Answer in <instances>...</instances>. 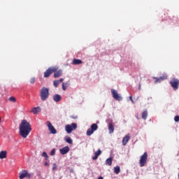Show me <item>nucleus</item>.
I'll use <instances>...</instances> for the list:
<instances>
[{
  "label": "nucleus",
  "instance_id": "1",
  "mask_svg": "<svg viewBox=\"0 0 179 179\" xmlns=\"http://www.w3.org/2000/svg\"><path fill=\"white\" fill-rule=\"evenodd\" d=\"M31 132V125L26 120H23L20 124V134L22 138H27Z\"/></svg>",
  "mask_w": 179,
  "mask_h": 179
},
{
  "label": "nucleus",
  "instance_id": "2",
  "mask_svg": "<svg viewBox=\"0 0 179 179\" xmlns=\"http://www.w3.org/2000/svg\"><path fill=\"white\" fill-rule=\"evenodd\" d=\"M50 96V89L43 87L41 90V99L42 101H45L47 99H48V96Z\"/></svg>",
  "mask_w": 179,
  "mask_h": 179
},
{
  "label": "nucleus",
  "instance_id": "3",
  "mask_svg": "<svg viewBox=\"0 0 179 179\" xmlns=\"http://www.w3.org/2000/svg\"><path fill=\"white\" fill-rule=\"evenodd\" d=\"M76 128H78V124L76 123H71L65 126V131L67 134H71L72 131H75Z\"/></svg>",
  "mask_w": 179,
  "mask_h": 179
},
{
  "label": "nucleus",
  "instance_id": "4",
  "mask_svg": "<svg viewBox=\"0 0 179 179\" xmlns=\"http://www.w3.org/2000/svg\"><path fill=\"white\" fill-rule=\"evenodd\" d=\"M58 71V66H55V67H50L48 69L45 73H44V78H48L51 75V73L54 72H57Z\"/></svg>",
  "mask_w": 179,
  "mask_h": 179
},
{
  "label": "nucleus",
  "instance_id": "5",
  "mask_svg": "<svg viewBox=\"0 0 179 179\" xmlns=\"http://www.w3.org/2000/svg\"><path fill=\"white\" fill-rule=\"evenodd\" d=\"M148 162V152H144L143 155L140 157V166L144 167V166Z\"/></svg>",
  "mask_w": 179,
  "mask_h": 179
},
{
  "label": "nucleus",
  "instance_id": "6",
  "mask_svg": "<svg viewBox=\"0 0 179 179\" xmlns=\"http://www.w3.org/2000/svg\"><path fill=\"white\" fill-rule=\"evenodd\" d=\"M19 174L20 179L30 178L31 177V173H29L26 169L21 171Z\"/></svg>",
  "mask_w": 179,
  "mask_h": 179
},
{
  "label": "nucleus",
  "instance_id": "7",
  "mask_svg": "<svg viewBox=\"0 0 179 179\" xmlns=\"http://www.w3.org/2000/svg\"><path fill=\"white\" fill-rule=\"evenodd\" d=\"M111 93L115 100H117V101H122V96H121V94H118L117 90H111Z\"/></svg>",
  "mask_w": 179,
  "mask_h": 179
},
{
  "label": "nucleus",
  "instance_id": "8",
  "mask_svg": "<svg viewBox=\"0 0 179 179\" xmlns=\"http://www.w3.org/2000/svg\"><path fill=\"white\" fill-rule=\"evenodd\" d=\"M97 124H93L91 125V127L87 129V136H91V135H93L94 133V131H97Z\"/></svg>",
  "mask_w": 179,
  "mask_h": 179
},
{
  "label": "nucleus",
  "instance_id": "9",
  "mask_svg": "<svg viewBox=\"0 0 179 179\" xmlns=\"http://www.w3.org/2000/svg\"><path fill=\"white\" fill-rule=\"evenodd\" d=\"M171 86L173 87V90H177L179 86L178 79L173 78L170 80Z\"/></svg>",
  "mask_w": 179,
  "mask_h": 179
},
{
  "label": "nucleus",
  "instance_id": "10",
  "mask_svg": "<svg viewBox=\"0 0 179 179\" xmlns=\"http://www.w3.org/2000/svg\"><path fill=\"white\" fill-rule=\"evenodd\" d=\"M46 125L50 134H52L53 135H55V134H57V129H55V127L52 126V124H51V122L50 121L46 122Z\"/></svg>",
  "mask_w": 179,
  "mask_h": 179
},
{
  "label": "nucleus",
  "instance_id": "11",
  "mask_svg": "<svg viewBox=\"0 0 179 179\" xmlns=\"http://www.w3.org/2000/svg\"><path fill=\"white\" fill-rule=\"evenodd\" d=\"M153 79H155V83H160L162 82V80H164L166 79H167V75L164 74L163 76H162L159 78H156V77H153Z\"/></svg>",
  "mask_w": 179,
  "mask_h": 179
},
{
  "label": "nucleus",
  "instance_id": "12",
  "mask_svg": "<svg viewBox=\"0 0 179 179\" xmlns=\"http://www.w3.org/2000/svg\"><path fill=\"white\" fill-rule=\"evenodd\" d=\"M69 147L68 146H65L61 149H59V152H60V154L61 155H66V153H69Z\"/></svg>",
  "mask_w": 179,
  "mask_h": 179
},
{
  "label": "nucleus",
  "instance_id": "13",
  "mask_svg": "<svg viewBox=\"0 0 179 179\" xmlns=\"http://www.w3.org/2000/svg\"><path fill=\"white\" fill-rule=\"evenodd\" d=\"M40 111H41V108H40V106H37V107L33 108L31 110L30 113H32V114L37 115L38 114V113H40Z\"/></svg>",
  "mask_w": 179,
  "mask_h": 179
},
{
  "label": "nucleus",
  "instance_id": "14",
  "mask_svg": "<svg viewBox=\"0 0 179 179\" xmlns=\"http://www.w3.org/2000/svg\"><path fill=\"white\" fill-rule=\"evenodd\" d=\"M101 155V150L99 149L96 152H94V156L92 157V160H97L99 156Z\"/></svg>",
  "mask_w": 179,
  "mask_h": 179
},
{
  "label": "nucleus",
  "instance_id": "15",
  "mask_svg": "<svg viewBox=\"0 0 179 179\" xmlns=\"http://www.w3.org/2000/svg\"><path fill=\"white\" fill-rule=\"evenodd\" d=\"M8 156V152L6 150H3L0 152V159L2 160L3 159H6Z\"/></svg>",
  "mask_w": 179,
  "mask_h": 179
},
{
  "label": "nucleus",
  "instance_id": "16",
  "mask_svg": "<svg viewBox=\"0 0 179 179\" xmlns=\"http://www.w3.org/2000/svg\"><path fill=\"white\" fill-rule=\"evenodd\" d=\"M130 139L129 136H126L123 138L122 139V145L123 146H125V145H127V143H128Z\"/></svg>",
  "mask_w": 179,
  "mask_h": 179
},
{
  "label": "nucleus",
  "instance_id": "17",
  "mask_svg": "<svg viewBox=\"0 0 179 179\" xmlns=\"http://www.w3.org/2000/svg\"><path fill=\"white\" fill-rule=\"evenodd\" d=\"M53 100L56 103H58V101H61V95L59 94H55L53 96Z\"/></svg>",
  "mask_w": 179,
  "mask_h": 179
},
{
  "label": "nucleus",
  "instance_id": "18",
  "mask_svg": "<svg viewBox=\"0 0 179 179\" xmlns=\"http://www.w3.org/2000/svg\"><path fill=\"white\" fill-rule=\"evenodd\" d=\"M108 129L109 131V134H113L114 132V125H113V123H109Z\"/></svg>",
  "mask_w": 179,
  "mask_h": 179
},
{
  "label": "nucleus",
  "instance_id": "19",
  "mask_svg": "<svg viewBox=\"0 0 179 179\" xmlns=\"http://www.w3.org/2000/svg\"><path fill=\"white\" fill-rule=\"evenodd\" d=\"M62 75V70L56 71L54 73V78H59Z\"/></svg>",
  "mask_w": 179,
  "mask_h": 179
},
{
  "label": "nucleus",
  "instance_id": "20",
  "mask_svg": "<svg viewBox=\"0 0 179 179\" xmlns=\"http://www.w3.org/2000/svg\"><path fill=\"white\" fill-rule=\"evenodd\" d=\"M82 64V60L78 59H74L73 60V65H80Z\"/></svg>",
  "mask_w": 179,
  "mask_h": 179
},
{
  "label": "nucleus",
  "instance_id": "21",
  "mask_svg": "<svg viewBox=\"0 0 179 179\" xmlns=\"http://www.w3.org/2000/svg\"><path fill=\"white\" fill-rule=\"evenodd\" d=\"M64 141L67 143H69L70 145H72V143H73V141H72V138H71V137L69 136H66L64 138Z\"/></svg>",
  "mask_w": 179,
  "mask_h": 179
},
{
  "label": "nucleus",
  "instance_id": "22",
  "mask_svg": "<svg viewBox=\"0 0 179 179\" xmlns=\"http://www.w3.org/2000/svg\"><path fill=\"white\" fill-rule=\"evenodd\" d=\"M105 164L106 166H111L113 164V158H108Z\"/></svg>",
  "mask_w": 179,
  "mask_h": 179
},
{
  "label": "nucleus",
  "instance_id": "23",
  "mask_svg": "<svg viewBox=\"0 0 179 179\" xmlns=\"http://www.w3.org/2000/svg\"><path fill=\"white\" fill-rule=\"evenodd\" d=\"M121 171V168L120 166H117L114 167V173L115 174H120V172Z\"/></svg>",
  "mask_w": 179,
  "mask_h": 179
},
{
  "label": "nucleus",
  "instance_id": "24",
  "mask_svg": "<svg viewBox=\"0 0 179 179\" xmlns=\"http://www.w3.org/2000/svg\"><path fill=\"white\" fill-rule=\"evenodd\" d=\"M143 120H146L148 118V110H145L142 113Z\"/></svg>",
  "mask_w": 179,
  "mask_h": 179
},
{
  "label": "nucleus",
  "instance_id": "25",
  "mask_svg": "<svg viewBox=\"0 0 179 179\" xmlns=\"http://www.w3.org/2000/svg\"><path fill=\"white\" fill-rule=\"evenodd\" d=\"M68 86H69V83H62V90H66V87H68Z\"/></svg>",
  "mask_w": 179,
  "mask_h": 179
},
{
  "label": "nucleus",
  "instance_id": "26",
  "mask_svg": "<svg viewBox=\"0 0 179 179\" xmlns=\"http://www.w3.org/2000/svg\"><path fill=\"white\" fill-rule=\"evenodd\" d=\"M59 81L58 80H55L54 82H53V85L55 86V87H58V86H59Z\"/></svg>",
  "mask_w": 179,
  "mask_h": 179
},
{
  "label": "nucleus",
  "instance_id": "27",
  "mask_svg": "<svg viewBox=\"0 0 179 179\" xmlns=\"http://www.w3.org/2000/svg\"><path fill=\"white\" fill-rule=\"evenodd\" d=\"M8 101H11V103H16V98L14 96H10L8 99Z\"/></svg>",
  "mask_w": 179,
  "mask_h": 179
},
{
  "label": "nucleus",
  "instance_id": "28",
  "mask_svg": "<svg viewBox=\"0 0 179 179\" xmlns=\"http://www.w3.org/2000/svg\"><path fill=\"white\" fill-rule=\"evenodd\" d=\"M42 156H43V157L45 158V160H48V155H47V152H43L42 153Z\"/></svg>",
  "mask_w": 179,
  "mask_h": 179
},
{
  "label": "nucleus",
  "instance_id": "29",
  "mask_svg": "<svg viewBox=\"0 0 179 179\" xmlns=\"http://www.w3.org/2000/svg\"><path fill=\"white\" fill-rule=\"evenodd\" d=\"M174 121H175V122H179V116L178 115L175 116Z\"/></svg>",
  "mask_w": 179,
  "mask_h": 179
},
{
  "label": "nucleus",
  "instance_id": "30",
  "mask_svg": "<svg viewBox=\"0 0 179 179\" xmlns=\"http://www.w3.org/2000/svg\"><path fill=\"white\" fill-rule=\"evenodd\" d=\"M51 156H54L55 155V148H53L50 152Z\"/></svg>",
  "mask_w": 179,
  "mask_h": 179
},
{
  "label": "nucleus",
  "instance_id": "31",
  "mask_svg": "<svg viewBox=\"0 0 179 179\" xmlns=\"http://www.w3.org/2000/svg\"><path fill=\"white\" fill-rule=\"evenodd\" d=\"M34 82H36V78H31L30 83H34Z\"/></svg>",
  "mask_w": 179,
  "mask_h": 179
},
{
  "label": "nucleus",
  "instance_id": "32",
  "mask_svg": "<svg viewBox=\"0 0 179 179\" xmlns=\"http://www.w3.org/2000/svg\"><path fill=\"white\" fill-rule=\"evenodd\" d=\"M44 166H45L46 167H50V163L45 162H44Z\"/></svg>",
  "mask_w": 179,
  "mask_h": 179
},
{
  "label": "nucleus",
  "instance_id": "33",
  "mask_svg": "<svg viewBox=\"0 0 179 179\" xmlns=\"http://www.w3.org/2000/svg\"><path fill=\"white\" fill-rule=\"evenodd\" d=\"M55 169H57V164H53V166L52 170L54 171V170H55Z\"/></svg>",
  "mask_w": 179,
  "mask_h": 179
},
{
  "label": "nucleus",
  "instance_id": "34",
  "mask_svg": "<svg viewBox=\"0 0 179 179\" xmlns=\"http://www.w3.org/2000/svg\"><path fill=\"white\" fill-rule=\"evenodd\" d=\"M129 100H131V103H133V104H135V101H134V99H132V96H129Z\"/></svg>",
  "mask_w": 179,
  "mask_h": 179
},
{
  "label": "nucleus",
  "instance_id": "35",
  "mask_svg": "<svg viewBox=\"0 0 179 179\" xmlns=\"http://www.w3.org/2000/svg\"><path fill=\"white\" fill-rule=\"evenodd\" d=\"M59 83H62L64 82V78H60L59 80H57Z\"/></svg>",
  "mask_w": 179,
  "mask_h": 179
},
{
  "label": "nucleus",
  "instance_id": "36",
  "mask_svg": "<svg viewBox=\"0 0 179 179\" xmlns=\"http://www.w3.org/2000/svg\"><path fill=\"white\" fill-rule=\"evenodd\" d=\"M98 179H104L102 176L98 178Z\"/></svg>",
  "mask_w": 179,
  "mask_h": 179
},
{
  "label": "nucleus",
  "instance_id": "37",
  "mask_svg": "<svg viewBox=\"0 0 179 179\" xmlns=\"http://www.w3.org/2000/svg\"><path fill=\"white\" fill-rule=\"evenodd\" d=\"M138 90H141V84L138 85Z\"/></svg>",
  "mask_w": 179,
  "mask_h": 179
},
{
  "label": "nucleus",
  "instance_id": "38",
  "mask_svg": "<svg viewBox=\"0 0 179 179\" xmlns=\"http://www.w3.org/2000/svg\"><path fill=\"white\" fill-rule=\"evenodd\" d=\"M0 122H1V117H0Z\"/></svg>",
  "mask_w": 179,
  "mask_h": 179
}]
</instances>
